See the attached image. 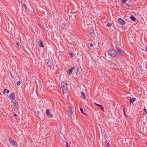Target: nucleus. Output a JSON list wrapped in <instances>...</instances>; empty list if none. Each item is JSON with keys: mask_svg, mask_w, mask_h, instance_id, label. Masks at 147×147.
Instances as JSON below:
<instances>
[{"mask_svg": "<svg viewBox=\"0 0 147 147\" xmlns=\"http://www.w3.org/2000/svg\"><path fill=\"white\" fill-rule=\"evenodd\" d=\"M61 86L63 92L66 93L67 92V87L66 82H63L61 83Z\"/></svg>", "mask_w": 147, "mask_h": 147, "instance_id": "f257e3e1", "label": "nucleus"}, {"mask_svg": "<svg viewBox=\"0 0 147 147\" xmlns=\"http://www.w3.org/2000/svg\"><path fill=\"white\" fill-rule=\"evenodd\" d=\"M108 55L112 57H115L117 56V51L113 50H109L108 51Z\"/></svg>", "mask_w": 147, "mask_h": 147, "instance_id": "f03ea898", "label": "nucleus"}, {"mask_svg": "<svg viewBox=\"0 0 147 147\" xmlns=\"http://www.w3.org/2000/svg\"><path fill=\"white\" fill-rule=\"evenodd\" d=\"M116 49L117 50V54L121 55H124L125 54L124 51L119 47H116Z\"/></svg>", "mask_w": 147, "mask_h": 147, "instance_id": "7ed1b4c3", "label": "nucleus"}, {"mask_svg": "<svg viewBox=\"0 0 147 147\" xmlns=\"http://www.w3.org/2000/svg\"><path fill=\"white\" fill-rule=\"evenodd\" d=\"M9 141L11 144L13 146H16L17 145V144L16 142L12 139L9 138Z\"/></svg>", "mask_w": 147, "mask_h": 147, "instance_id": "20e7f679", "label": "nucleus"}, {"mask_svg": "<svg viewBox=\"0 0 147 147\" xmlns=\"http://www.w3.org/2000/svg\"><path fill=\"white\" fill-rule=\"evenodd\" d=\"M88 34L91 36L92 38L94 37V30L91 28L88 30Z\"/></svg>", "mask_w": 147, "mask_h": 147, "instance_id": "39448f33", "label": "nucleus"}, {"mask_svg": "<svg viewBox=\"0 0 147 147\" xmlns=\"http://www.w3.org/2000/svg\"><path fill=\"white\" fill-rule=\"evenodd\" d=\"M45 63H46L47 66L51 68L52 65V63L50 61H49L48 60H45Z\"/></svg>", "mask_w": 147, "mask_h": 147, "instance_id": "423d86ee", "label": "nucleus"}, {"mask_svg": "<svg viewBox=\"0 0 147 147\" xmlns=\"http://www.w3.org/2000/svg\"><path fill=\"white\" fill-rule=\"evenodd\" d=\"M118 21L119 23L122 25H124L126 23L121 18H119L118 19Z\"/></svg>", "mask_w": 147, "mask_h": 147, "instance_id": "0eeeda50", "label": "nucleus"}, {"mask_svg": "<svg viewBox=\"0 0 147 147\" xmlns=\"http://www.w3.org/2000/svg\"><path fill=\"white\" fill-rule=\"evenodd\" d=\"M46 113L47 116L49 117H52L53 116L50 113L49 109H47L46 110Z\"/></svg>", "mask_w": 147, "mask_h": 147, "instance_id": "6e6552de", "label": "nucleus"}, {"mask_svg": "<svg viewBox=\"0 0 147 147\" xmlns=\"http://www.w3.org/2000/svg\"><path fill=\"white\" fill-rule=\"evenodd\" d=\"M94 104L96 105L97 106H98L99 107H100V109L102 111H104V108L102 105L98 104L96 102H94Z\"/></svg>", "mask_w": 147, "mask_h": 147, "instance_id": "1a4fd4ad", "label": "nucleus"}, {"mask_svg": "<svg viewBox=\"0 0 147 147\" xmlns=\"http://www.w3.org/2000/svg\"><path fill=\"white\" fill-rule=\"evenodd\" d=\"M68 111L70 112V113L69 114V115H71L72 114V109L71 107L70 106H69V107L68 108Z\"/></svg>", "mask_w": 147, "mask_h": 147, "instance_id": "9d476101", "label": "nucleus"}, {"mask_svg": "<svg viewBox=\"0 0 147 147\" xmlns=\"http://www.w3.org/2000/svg\"><path fill=\"white\" fill-rule=\"evenodd\" d=\"M74 69L75 67H73L68 70V72H69V74L70 75H71V74L73 70Z\"/></svg>", "mask_w": 147, "mask_h": 147, "instance_id": "9b49d317", "label": "nucleus"}, {"mask_svg": "<svg viewBox=\"0 0 147 147\" xmlns=\"http://www.w3.org/2000/svg\"><path fill=\"white\" fill-rule=\"evenodd\" d=\"M15 94L14 92H12L9 95V97L13 99L14 98Z\"/></svg>", "mask_w": 147, "mask_h": 147, "instance_id": "f8f14e48", "label": "nucleus"}, {"mask_svg": "<svg viewBox=\"0 0 147 147\" xmlns=\"http://www.w3.org/2000/svg\"><path fill=\"white\" fill-rule=\"evenodd\" d=\"M38 43L39 44V46L40 47H44V45L41 40H39L38 42Z\"/></svg>", "mask_w": 147, "mask_h": 147, "instance_id": "ddd939ff", "label": "nucleus"}, {"mask_svg": "<svg viewBox=\"0 0 147 147\" xmlns=\"http://www.w3.org/2000/svg\"><path fill=\"white\" fill-rule=\"evenodd\" d=\"M61 28L63 30H64L65 29V25L64 24H62L61 26Z\"/></svg>", "mask_w": 147, "mask_h": 147, "instance_id": "4468645a", "label": "nucleus"}, {"mask_svg": "<svg viewBox=\"0 0 147 147\" xmlns=\"http://www.w3.org/2000/svg\"><path fill=\"white\" fill-rule=\"evenodd\" d=\"M130 18L133 21H136V18L133 16H131L130 17Z\"/></svg>", "mask_w": 147, "mask_h": 147, "instance_id": "2eb2a0df", "label": "nucleus"}, {"mask_svg": "<svg viewBox=\"0 0 147 147\" xmlns=\"http://www.w3.org/2000/svg\"><path fill=\"white\" fill-rule=\"evenodd\" d=\"M112 25V24L111 23H108L107 24L106 26L107 27H110Z\"/></svg>", "mask_w": 147, "mask_h": 147, "instance_id": "dca6fc26", "label": "nucleus"}, {"mask_svg": "<svg viewBox=\"0 0 147 147\" xmlns=\"http://www.w3.org/2000/svg\"><path fill=\"white\" fill-rule=\"evenodd\" d=\"M17 105L18 104H17V103L16 102H15L13 104L12 106L13 107H14V106L17 107Z\"/></svg>", "mask_w": 147, "mask_h": 147, "instance_id": "f3484780", "label": "nucleus"}, {"mask_svg": "<svg viewBox=\"0 0 147 147\" xmlns=\"http://www.w3.org/2000/svg\"><path fill=\"white\" fill-rule=\"evenodd\" d=\"M80 111L83 114H84V115H86V114L83 111V109L82 108L80 107Z\"/></svg>", "mask_w": 147, "mask_h": 147, "instance_id": "a211bd4d", "label": "nucleus"}, {"mask_svg": "<svg viewBox=\"0 0 147 147\" xmlns=\"http://www.w3.org/2000/svg\"><path fill=\"white\" fill-rule=\"evenodd\" d=\"M81 94L84 97V98H85V94L83 92H81Z\"/></svg>", "mask_w": 147, "mask_h": 147, "instance_id": "6ab92c4d", "label": "nucleus"}, {"mask_svg": "<svg viewBox=\"0 0 147 147\" xmlns=\"http://www.w3.org/2000/svg\"><path fill=\"white\" fill-rule=\"evenodd\" d=\"M105 147H110V145L109 144V143H107Z\"/></svg>", "mask_w": 147, "mask_h": 147, "instance_id": "aec40b11", "label": "nucleus"}, {"mask_svg": "<svg viewBox=\"0 0 147 147\" xmlns=\"http://www.w3.org/2000/svg\"><path fill=\"white\" fill-rule=\"evenodd\" d=\"M17 86H18L19 85H20V81H18L17 82Z\"/></svg>", "mask_w": 147, "mask_h": 147, "instance_id": "412c9836", "label": "nucleus"}, {"mask_svg": "<svg viewBox=\"0 0 147 147\" xmlns=\"http://www.w3.org/2000/svg\"><path fill=\"white\" fill-rule=\"evenodd\" d=\"M136 98H132V103H133L136 100Z\"/></svg>", "mask_w": 147, "mask_h": 147, "instance_id": "4be33fe9", "label": "nucleus"}, {"mask_svg": "<svg viewBox=\"0 0 147 147\" xmlns=\"http://www.w3.org/2000/svg\"><path fill=\"white\" fill-rule=\"evenodd\" d=\"M88 47H89L90 46V47H92L93 46V45L92 44H88Z\"/></svg>", "mask_w": 147, "mask_h": 147, "instance_id": "5701e85b", "label": "nucleus"}, {"mask_svg": "<svg viewBox=\"0 0 147 147\" xmlns=\"http://www.w3.org/2000/svg\"><path fill=\"white\" fill-rule=\"evenodd\" d=\"M7 90V89L6 88L5 89V90L3 91V93L4 94H5V91Z\"/></svg>", "mask_w": 147, "mask_h": 147, "instance_id": "b1692460", "label": "nucleus"}, {"mask_svg": "<svg viewBox=\"0 0 147 147\" xmlns=\"http://www.w3.org/2000/svg\"><path fill=\"white\" fill-rule=\"evenodd\" d=\"M69 55L71 57H72L73 56V54L72 53H69Z\"/></svg>", "mask_w": 147, "mask_h": 147, "instance_id": "393cba45", "label": "nucleus"}, {"mask_svg": "<svg viewBox=\"0 0 147 147\" xmlns=\"http://www.w3.org/2000/svg\"><path fill=\"white\" fill-rule=\"evenodd\" d=\"M130 98V101H129V102L131 103H132V98H131V97H129Z\"/></svg>", "mask_w": 147, "mask_h": 147, "instance_id": "a878e982", "label": "nucleus"}, {"mask_svg": "<svg viewBox=\"0 0 147 147\" xmlns=\"http://www.w3.org/2000/svg\"><path fill=\"white\" fill-rule=\"evenodd\" d=\"M121 1L123 3H124L126 2L127 0H121Z\"/></svg>", "mask_w": 147, "mask_h": 147, "instance_id": "bb28decb", "label": "nucleus"}, {"mask_svg": "<svg viewBox=\"0 0 147 147\" xmlns=\"http://www.w3.org/2000/svg\"><path fill=\"white\" fill-rule=\"evenodd\" d=\"M6 91H7L6 93L7 94H8L9 92V91L8 90H6Z\"/></svg>", "mask_w": 147, "mask_h": 147, "instance_id": "cd10ccee", "label": "nucleus"}, {"mask_svg": "<svg viewBox=\"0 0 147 147\" xmlns=\"http://www.w3.org/2000/svg\"><path fill=\"white\" fill-rule=\"evenodd\" d=\"M144 111H145L146 113H147V111L146 110V109L144 108Z\"/></svg>", "mask_w": 147, "mask_h": 147, "instance_id": "c85d7f7f", "label": "nucleus"}, {"mask_svg": "<svg viewBox=\"0 0 147 147\" xmlns=\"http://www.w3.org/2000/svg\"><path fill=\"white\" fill-rule=\"evenodd\" d=\"M14 115L15 117L17 116V115L16 113L14 114Z\"/></svg>", "mask_w": 147, "mask_h": 147, "instance_id": "c756f323", "label": "nucleus"}, {"mask_svg": "<svg viewBox=\"0 0 147 147\" xmlns=\"http://www.w3.org/2000/svg\"><path fill=\"white\" fill-rule=\"evenodd\" d=\"M66 146L68 145V143L67 142H66Z\"/></svg>", "mask_w": 147, "mask_h": 147, "instance_id": "7c9ffc66", "label": "nucleus"}, {"mask_svg": "<svg viewBox=\"0 0 147 147\" xmlns=\"http://www.w3.org/2000/svg\"><path fill=\"white\" fill-rule=\"evenodd\" d=\"M123 111L124 113H125V108L123 107Z\"/></svg>", "mask_w": 147, "mask_h": 147, "instance_id": "2f4dec72", "label": "nucleus"}, {"mask_svg": "<svg viewBox=\"0 0 147 147\" xmlns=\"http://www.w3.org/2000/svg\"><path fill=\"white\" fill-rule=\"evenodd\" d=\"M146 51H147V45L146 47Z\"/></svg>", "mask_w": 147, "mask_h": 147, "instance_id": "473e14b6", "label": "nucleus"}, {"mask_svg": "<svg viewBox=\"0 0 147 147\" xmlns=\"http://www.w3.org/2000/svg\"><path fill=\"white\" fill-rule=\"evenodd\" d=\"M66 147H69V146H68V145L66 146Z\"/></svg>", "mask_w": 147, "mask_h": 147, "instance_id": "72a5a7b5", "label": "nucleus"}, {"mask_svg": "<svg viewBox=\"0 0 147 147\" xmlns=\"http://www.w3.org/2000/svg\"><path fill=\"white\" fill-rule=\"evenodd\" d=\"M146 69H147V67H146Z\"/></svg>", "mask_w": 147, "mask_h": 147, "instance_id": "f704fd0d", "label": "nucleus"}, {"mask_svg": "<svg viewBox=\"0 0 147 147\" xmlns=\"http://www.w3.org/2000/svg\"><path fill=\"white\" fill-rule=\"evenodd\" d=\"M1 95V93H0V95Z\"/></svg>", "mask_w": 147, "mask_h": 147, "instance_id": "c9c22d12", "label": "nucleus"}, {"mask_svg": "<svg viewBox=\"0 0 147 147\" xmlns=\"http://www.w3.org/2000/svg\"><path fill=\"white\" fill-rule=\"evenodd\" d=\"M146 144V145L147 146V144Z\"/></svg>", "mask_w": 147, "mask_h": 147, "instance_id": "e433bc0d", "label": "nucleus"}]
</instances>
